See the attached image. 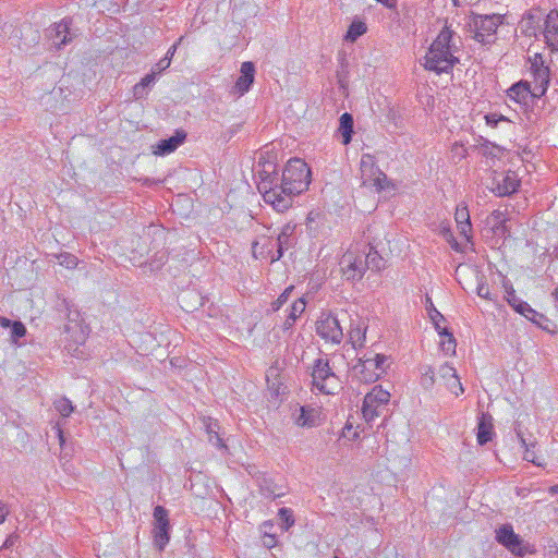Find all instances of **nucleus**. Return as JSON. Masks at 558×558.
I'll use <instances>...</instances> for the list:
<instances>
[{"label": "nucleus", "mask_w": 558, "mask_h": 558, "mask_svg": "<svg viewBox=\"0 0 558 558\" xmlns=\"http://www.w3.org/2000/svg\"><path fill=\"white\" fill-rule=\"evenodd\" d=\"M354 120L351 113L344 112L339 119L338 132L342 136V144L348 145L352 141Z\"/></svg>", "instance_id": "22"}, {"label": "nucleus", "mask_w": 558, "mask_h": 558, "mask_svg": "<svg viewBox=\"0 0 558 558\" xmlns=\"http://www.w3.org/2000/svg\"><path fill=\"white\" fill-rule=\"evenodd\" d=\"M294 238L278 235L276 240L277 252L271 255V262L279 260L282 257L283 252L294 244Z\"/></svg>", "instance_id": "27"}, {"label": "nucleus", "mask_w": 558, "mask_h": 558, "mask_svg": "<svg viewBox=\"0 0 558 558\" xmlns=\"http://www.w3.org/2000/svg\"><path fill=\"white\" fill-rule=\"evenodd\" d=\"M352 368L354 376L363 383H375L381 376V372H377L376 369V364H373L368 359H360L357 364Z\"/></svg>", "instance_id": "15"}, {"label": "nucleus", "mask_w": 558, "mask_h": 558, "mask_svg": "<svg viewBox=\"0 0 558 558\" xmlns=\"http://www.w3.org/2000/svg\"><path fill=\"white\" fill-rule=\"evenodd\" d=\"M314 410H307L304 407L301 408V414L296 418V423L300 426H313L314 425V418H313Z\"/></svg>", "instance_id": "36"}, {"label": "nucleus", "mask_w": 558, "mask_h": 558, "mask_svg": "<svg viewBox=\"0 0 558 558\" xmlns=\"http://www.w3.org/2000/svg\"><path fill=\"white\" fill-rule=\"evenodd\" d=\"M264 544L267 548H271L275 546L276 544V539H275V536L274 535H266L265 536V541H264Z\"/></svg>", "instance_id": "55"}, {"label": "nucleus", "mask_w": 558, "mask_h": 558, "mask_svg": "<svg viewBox=\"0 0 558 558\" xmlns=\"http://www.w3.org/2000/svg\"><path fill=\"white\" fill-rule=\"evenodd\" d=\"M316 332L326 341L340 343L343 331L337 317L331 314H323L316 322Z\"/></svg>", "instance_id": "10"}, {"label": "nucleus", "mask_w": 558, "mask_h": 558, "mask_svg": "<svg viewBox=\"0 0 558 558\" xmlns=\"http://www.w3.org/2000/svg\"><path fill=\"white\" fill-rule=\"evenodd\" d=\"M208 440L218 448H227L218 433L211 428V425L208 426Z\"/></svg>", "instance_id": "43"}, {"label": "nucleus", "mask_w": 558, "mask_h": 558, "mask_svg": "<svg viewBox=\"0 0 558 558\" xmlns=\"http://www.w3.org/2000/svg\"><path fill=\"white\" fill-rule=\"evenodd\" d=\"M71 23L72 19L65 17L48 28L47 36L58 49L72 41Z\"/></svg>", "instance_id": "12"}, {"label": "nucleus", "mask_w": 558, "mask_h": 558, "mask_svg": "<svg viewBox=\"0 0 558 558\" xmlns=\"http://www.w3.org/2000/svg\"><path fill=\"white\" fill-rule=\"evenodd\" d=\"M143 344L145 348L144 350L142 349V355H149L160 347V341L157 339L155 333L145 332L142 333V345Z\"/></svg>", "instance_id": "25"}, {"label": "nucleus", "mask_w": 558, "mask_h": 558, "mask_svg": "<svg viewBox=\"0 0 558 558\" xmlns=\"http://www.w3.org/2000/svg\"><path fill=\"white\" fill-rule=\"evenodd\" d=\"M368 360L371 362H373V364H376L377 372H381V374H384V372H385L384 364L387 361V356L386 355H384V354H376L375 357H373V359L369 357Z\"/></svg>", "instance_id": "50"}, {"label": "nucleus", "mask_w": 558, "mask_h": 558, "mask_svg": "<svg viewBox=\"0 0 558 558\" xmlns=\"http://www.w3.org/2000/svg\"><path fill=\"white\" fill-rule=\"evenodd\" d=\"M57 258L61 266H64L69 269H72L77 265V257L71 253H61L60 255L57 256Z\"/></svg>", "instance_id": "38"}, {"label": "nucleus", "mask_w": 558, "mask_h": 558, "mask_svg": "<svg viewBox=\"0 0 558 558\" xmlns=\"http://www.w3.org/2000/svg\"><path fill=\"white\" fill-rule=\"evenodd\" d=\"M514 430L517 434V437L519 438L521 446L525 448L524 459L526 461L534 462V452L530 450V447H534V442L527 441V439L524 437L520 424L515 423Z\"/></svg>", "instance_id": "30"}, {"label": "nucleus", "mask_w": 558, "mask_h": 558, "mask_svg": "<svg viewBox=\"0 0 558 558\" xmlns=\"http://www.w3.org/2000/svg\"><path fill=\"white\" fill-rule=\"evenodd\" d=\"M454 219L458 226V229L462 235H464L468 240L470 239V233L472 230V225L470 220V213L466 204L460 203L454 213Z\"/></svg>", "instance_id": "20"}, {"label": "nucleus", "mask_w": 558, "mask_h": 558, "mask_svg": "<svg viewBox=\"0 0 558 558\" xmlns=\"http://www.w3.org/2000/svg\"><path fill=\"white\" fill-rule=\"evenodd\" d=\"M486 124L496 128L500 121H508V119L502 114L497 113H488L485 116Z\"/></svg>", "instance_id": "46"}, {"label": "nucleus", "mask_w": 558, "mask_h": 558, "mask_svg": "<svg viewBox=\"0 0 558 558\" xmlns=\"http://www.w3.org/2000/svg\"><path fill=\"white\" fill-rule=\"evenodd\" d=\"M293 324H294V322H292V320L289 318V316H288V317H287V319H286V322H284V324H283V327H284V329H289V328H291V327L293 326Z\"/></svg>", "instance_id": "60"}, {"label": "nucleus", "mask_w": 558, "mask_h": 558, "mask_svg": "<svg viewBox=\"0 0 558 558\" xmlns=\"http://www.w3.org/2000/svg\"><path fill=\"white\" fill-rule=\"evenodd\" d=\"M175 45H173L167 52L166 57L161 58L156 65L163 72L170 66L171 58L175 51Z\"/></svg>", "instance_id": "42"}, {"label": "nucleus", "mask_w": 558, "mask_h": 558, "mask_svg": "<svg viewBox=\"0 0 558 558\" xmlns=\"http://www.w3.org/2000/svg\"><path fill=\"white\" fill-rule=\"evenodd\" d=\"M549 493L551 495H555V494H558V484L557 485H553L549 487Z\"/></svg>", "instance_id": "62"}, {"label": "nucleus", "mask_w": 558, "mask_h": 558, "mask_svg": "<svg viewBox=\"0 0 558 558\" xmlns=\"http://www.w3.org/2000/svg\"><path fill=\"white\" fill-rule=\"evenodd\" d=\"M9 514L8 506L0 500V524L3 523Z\"/></svg>", "instance_id": "53"}, {"label": "nucleus", "mask_w": 558, "mask_h": 558, "mask_svg": "<svg viewBox=\"0 0 558 558\" xmlns=\"http://www.w3.org/2000/svg\"><path fill=\"white\" fill-rule=\"evenodd\" d=\"M167 259V252L165 250L156 252V260L150 263L151 270L158 269Z\"/></svg>", "instance_id": "49"}, {"label": "nucleus", "mask_w": 558, "mask_h": 558, "mask_svg": "<svg viewBox=\"0 0 558 558\" xmlns=\"http://www.w3.org/2000/svg\"><path fill=\"white\" fill-rule=\"evenodd\" d=\"M350 341L355 348L356 345H362L365 340V330L362 331L361 328L352 329L349 332Z\"/></svg>", "instance_id": "41"}, {"label": "nucleus", "mask_w": 558, "mask_h": 558, "mask_svg": "<svg viewBox=\"0 0 558 558\" xmlns=\"http://www.w3.org/2000/svg\"><path fill=\"white\" fill-rule=\"evenodd\" d=\"M13 322L7 317L0 316V326L2 328H11Z\"/></svg>", "instance_id": "56"}, {"label": "nucleus", "mask_w": 558, "mask_h": 558, "mask_svg": "<svg viewBox=\"0 0 558 558\" xmlns=\"http://www.w3.org/2000/svg\"><path fill=\"white\" fill-rule=\"evenodd\" d=\"M15 541H16V536L14 535H10L3 543V545L1 546V549H7V548H10L12 547L14 544H15Z\"/></svg>", "instance_id": "54"}, {"label": "nucleus", "mask_w": 558, "mask_h": 558, "mask_svg": "<svg viewBox=\"0 0 558 558\" xmlns=\"http://www.w3.org/2000/svg\"><path fill=\"white\" fill-rule=\"evenodd\" d=\"M255 77V65L251 61L243 62L241 65V75L235 82V89L241 94H245L250 90L254 83Z\"/></svg>", "instance_id": "19"}, {"label": "nucleus", "mask_w": 558, "mask_h": 558, "mask_svg": "<svg viewBox=\"0 0 558 558\" xmlns=\"http://www.w3.org/2000/svg\"><path fill=\"white\" fill-rule=\"evenodd\" d=\"M26 331H27L26 327L22 322H20V320L13 322V324L11 326L12 342L17 343V340L20 338H23L26 335Z\"/></svg>", "instance_id": "35"}, {"label": "nucleus", "mask_w": 558, "mask_h": 558, "mask_svg": "<svg viewBox=\"0 0 558 558\" xmlns=\"http://www.w3.org/2000/svg\"><path fill=\"white\" fill-rule=\"evenodd\" d=\"M439 336L444 338L440 342L441 350L446 354H454L457 343L453 335L448 330V328L444 327L442 331H439Z\"/></svg>", "instance_id": "26"}, {"label": "nucleus", "mask_w": 558, "mask_h": 558, "mask_svg": "<svg viewBox=\"0 0 558 558\" xmlns=\"http://www.w3.org/2000/svg\"><path fill=\"white\" fill-rule=\"evenodd\" d=\"M153 525L171 526L169 512L162 506H156L153 512Z\"/></svg>", "instance_id": "29"}, {"label": "nucleus", "mask_w": 558, "mask_h": 558, "mask_svg": "<svg viewBox=\"0 0 558 558\" xmlns=\"http://www.w3.org/2000/svg\"><path fill=\"white\" fill-rule=\"evenodd\" d=\"M56 429H57V435H58V438H59L60 446L63 447V445L65 442L64 434H63L62 429L59 426H56Z\"/></svg>", "instance_id": "57"}, {"label": "nucleus", "mask_w": 558, "mask_h": 558, "mask_svg": "<svg viewBox=\"0 0 558 558\" xmlns=\"http://www.w3.org/2000/svg\"><path fill=\"white\" fill-rule=\"evenodd\" d=\"M520 186V179L513 171L494 177L492 192L499 197L510 196L515 193Z\"/></svg>", "instance_id": "11"}, {"label": "nucleus", "mask_w": 558, "mask_h": 558, "mask_svg": "<svg viewBox=\"0 0 558 558\" xmlns=\"http://www.w3.org/2000/svg\"><path fill=\"white\" fill-rule=\"evenodd\" d=\"M427 301L430 303L429 307H427L429 318L432 319L436 330L438 332L442 331L444 328L440 326V322H445V317L440 312H438L434 307L433 303L430 302V299H427Z\"/></svg>", "instance_id": "33"}, {"label": "nucleus", "mask_w": 558, "mask_h": 558, "mask_svg": "<svg viewBox=\"0 0 558 558\" xmlns=\"http://www.w3.org/2000/svg\"><path fill=\"white\" fill-rule=\"evenodd\" d=\"M504 16L500 14L492 15H475L473 19V26L475 28L474 39L482 44H489L493 37L502 23Z\"/></svg>", "instance_id": "8"}, {"label": "nucleus", "mask_w": 558, "mask_h": 558, "mask_svg": "<svg viewBox=\"0 0 558 558\" xmlns=\"http://www.w3.org/2000/svg\"><path fill=\"white\" fill-rule=\"evenodd\" d=\"M547 88L548 85H534L533 88L531 87L530 97L541 98L545 95Z\"/></svg>", "instance_id": "51"}, {"label": "nucleus", "mask_w": 558, "mask_h": 558, "mask_svg": "<svg viewBox=\"0 0 558 558\" xmlns=\"http://www.w3.org/2000/svg\"><path fill=\"white\" fill-rule=\"evenodd\" d=\"M360 253L363 255V263L367 264V269L379 271L384 268V258L373 246H368V252L364 250Z\"/></svg>", "instance_id": "23"}, {"label": "nucleus", "mask_w": 558, "mask_h": 558, "mask_svg": "<svg viewBox=\"0 0 558 558\" xmlns=\"http://www.w3.org/2000/svg\"><path fill=\"white\" fill-rule=\"evenodd\" d=\"M476 440L478 445L484 446L495 436L493 416L489 413L482 412L478 416L476 427Z\"/></svg>", "instance_id": "16"}, {"label": "nucleus", "mask_w": 558, "mask_h": 558, "mask_svg": "<svg viewBox=\"0 0 558 558\" xmlns=\"http://www.w3.org/2000/svg\"><path fill=\"white\" fill-rule=\"evenodd\" d=\"M367 31V27H366V24L362 21H354L352 22V24L349 26V29L347 32V35H345V39L348 41H355L360 36H362L363 34H365Z\"/></svg>", "instance_id": "28"}, {"label": "nucleus", "mask_w": 558, "mask_h": 558, "mask_svg": "<svg viewBox=\"0 0 558 558\" xmlns=\"http://www.w3.org/2000/svg\"><path fill=\"white\" fill-rule=\"evenodd\" d=\"M313 386L323 393L332 395L339 388V378L332 371L328 359L319 357L312 369Z\"/></svg>", "instance_id": "4"}, {"label": "nucleus", "mask_w": 558, "mask_h": 558, "mask_svg": "<svg viewBox=\"0 0 558 558\" xmlns=\"http://www.w3.org/2000/svg\"><path fill=\"white\" fill-rule=\"evenodd\" d=\"M493 217H494V219H495L496 221H498V222H501V223H504V222H505L504 214H502L501 211H499V210H494V211H493Z\"/></svg>", "instance_id": "58"}, {"label": "nucleus", "mask_w": 558, "mask_h": 558, "mask_svg": "<svg viewBox=\"0 0 558 558\" xmlns=\"http://www.w3.org/2000/svg\"><path fill=\"white\" fill-rule=\"evenodd\" d=\"M421 384L425 389H429L435 384V374L432 367L427 366L422 374Z\"/></svg>", "instance_id": "40"}, {"label": "nucleus", "mask_w": 558, "mask_h": 558, "mask_svg": "<svg viewBox=\"0 0 558 558\" xmlns=\"http://www.w3.org/2000/svg\"><path fill=\"white\" fill-rule=\"evenodd\" d=\"M509 97L514 99L518 102H525L530 97L531 93V84L525 81H520L519 83L513 84L509 88Z\"/></svg>", "instance_id": "24"}, {"label": "nucleus", "mask_w": 558, "mask_h": 558, "mask_svg": "<svg viewBox=\"0 0 558 558\" xmlns=\"http://www.w3.org/2000/svg\"><path fill=\"white\" fill-rule=\"evenodd\" d=\"M495 534V539L515 556L523 557L534 553L533 546L524 542L519 534L514 533L512 525L509 523L497 527Z\"/></svg>", "instance_id": "5"}, {"label": "nucleus", "mask_w": 558, "mask_h": 558, "mask_svg": "<svg viewBox=\"0 0 558 558\" xmlns=\"http://www.w3.org/2000/svg\"><path fill=\"white\" fill-rule=\"evenodd\" d=\"M257 167L259 175L257 187L265 203L270 204L278 213H283L290 208L289 198L280 196V179L277 172V165L271 160H264L263 155H260Z\"/></svg>", "instance_id": "1"}, {"label": "nucleus", "mask_w": 558, "mask_h": 558, "mask_svg": "<svg viewBox=\"0 0 558 558\" xmlns=\"http://www.w3.org/2000/svg\"><path fill=\"white\" fill-rule=\"evenodd\" d=\"M522 22H525L526 24H530L533 22V16L529 15L526 19H524Z\"/></svg>", "instance_id": "63"}, {"label": "nucleus", "mask_w": 558, "mask_h": 558, "mask_svg": "<svg viewBox=\"0 0 558 558\" xmlns=\"http://www.w3.org/2000/svg\"><path fill=\"white\" fill-rule=\"evenodd\" d=\"M390 399V393L381 387L376 386L373 388L371 392H368L364 397L362 413L363 417L367 423H371L375 420V417L381 414V409H384Z\"/></svg>", "instance_id": "6"}, {"label": "nucleus", "mask_w": 558, "mask_h": 558, "mask_svg": "<svg viewBox=\"0 0 558 558\" xmlns=\"http://www.w3.org/2000/svg\"><path fill=\"white\" fill-rule=\"evenodd\" d=\"M476 293L480 298L482 299H486V300H490L493 301L494 299L492 298V293H490V290H489V287L487 283L485 282H480L477 284V288H476Z\"/></svg>", "instance_id": "47"}, {"label": "nucleus", "mask_w": 558, "mask_h": 558, "mask_svg": "<svg viewBox=\"0 0 558 558\" xmlns=\"http://www.w3.org/2000/svg\"><path fill=\"white\" fill-rule=\"evenodd\" d=\"M278 519L283 531H288L294 524L293 511L290 508H280Z\"/></svg>", "instance_id": "31"}, {"label": "nucleus", "mask_w": 558, "mask_h": 558, "mask_svg": "<svg viewBox=\"0 0 558 558\" xmlns=\"http://www.w3.org/2000/svg\"><path fill=\"white\" fill-rule=\"evenodd\" d=\"M340 267L343 277L348 281L361 280L367 270V264L363 263V255L353 250H349L343 254Z\"/></svg>", "instance_id": "7"}, {"label": "nucleus", "mask_w": 558, "mask_h": 558, "mask_svg": "<svg viewBox=\"0 0 558 558\" xmlns=\"http://www.w3.org/2000/svg\"><path fill=\"white\" fill-rule=\"evenodd\" d=\"M451 153L453 158H458V160H461L465 158L468 150L463 144L456 142L451 147Z\"/></svg>", "instance_id": "44"}, {"label": "nucleus", "mask_w": 558, "mask_h": 558, "mask_svg": "<svg viewBox=\"0 0 558 558\" xmlns=\"http://www.w3.org/2000/svg\"><path fill=\"white\" fill-rule=\"evenodd\" d=\"M150 72H155L158 76L162 73L156 64L151 66Z\"/></svg>", "instance_id": "61"}, {"label": "nucleus", "mask_w": 558, "mask_h": 558, "mask_svg": "<svg viewBox=\"0 0 558 558\" xmlns=\"http://www.w3.org/2000/svg\"><path fill=\"white\" fill-rule=\"evenodd\" d=\"M551 295H553V296L555 298V300L558 302V288H556V289L553 291Z\"/></svg>", "instance_id": "64"}, {"label": "nucleus", "mask_w": 558, "mask_h": 558, "mask_svg": "<svg viewBox=\"0 0 558 558\" xmlns=\"http://www.w3.org/2000/svg\"><path fill=\"white\" fill-rule=\"evenodd\" d=\"M532 74L534 85H549V69H538Z\"/></svg>", "instance_id": "39"}, {"label": "nucleus", "mask_w": 558, "mask_h": 558, "mask_svg": "<svg viewBox=\"0 0 558 558\" xmlns=\"http://www.w3.org/2000/svg\"><path fill=\"white\" fill-rule=\"evenodd\" d=\"M305 300L303 298H300L295 300L290 308L289 318L292 322H295V319L305 311Z\"/></svg>", "instance_id": "34"}, {"label": "nucleus", "mask_w": 558, "mask_h": 558, "mask_svg": "<svg viewBox=\"0 0 558 558\" xmlns=\"http://www.w3.org/2000/svg\"><path fill=\"white\" fill-rule=\"evenodd\" d=\"M361 171L363 175L375 177L374 185L378 190L385 189L384 182L387 181V175L376 166L374 157L369 154H364L361 158Z\"/></svg>", "instance_id": "13"}, {"label": "nucleus", "mask_w": 558, "mask_h": 558, "mask_svg": "<svg viewBox=\"0 0 558 558\" xmlns=\"http://www.w3.org/2000/svg\"><path fill=\"white\" fill-rule=\"evenodd\" d=\"M54 409L63 416L68 417L74 411L72 402L66 398H60L54 401Z\"/></svg>", "instance_id": "32"}, {"label": "nucleus", "mask_w": 558, "mask_h": 558, "mask_svg": "<svg viewBox=\"0 0 558 558\" xmlns=\"http://www.w3.org/2000/svg\"><path fill=\"white\" fill-rule=\"evenodd\" d=\"M544 37L546 44L553 49L558 50V11L551 10L545 20Z\"/></svg>", "instance_id": "17"}, {"label": "nucleus", "mask_w": 558, "mask_h": 558, "mask_svg": "<svg viewBox=\"0 0 558 558\" xmlns=\"http://www.w3.org/2000/svg\"><path fill=\"white\" fill-rule=\"evenodd\" d=\"M157 77L158 75L155 72H149L142 77V90L150 88L155 84Z\"/></svg>", "instance_id": "48"}, {"label": "nucleus", "mask_w": 558, "mask_h": 558, "mask_svg": "<svg viewBox=\"0 0 558 558\" xmlns=\"http://www.w3.org/2000/svg\"><path fill=\"white\" fill-rule=\"evenodd\" d=\"M294 230H295V227L288 223L282 227V229L278 235L294 238L293 236Z\"/></svg>", "instance_id": "52"}, {"label": "nucleus", "mask_w": 558, "mask_h": 558, "mask_svg": "<svg viewBox=\"0 0 558 558\" xmlns=\"http://www.w3.org/2000/svg\"><path fill=\"white\" fill-rule=\"evenodd\" d=\"M530 62L532 73H534L535 70L538 69H549L548 66L544 65V59L539 53H535L532 58H530Z\"/></svg>", "instance_id": "45"}, {"label": "nucleus", "mask_w": 558, "mask_h": 558, "mask_svg": "<svg viewBox=\"0 0 558 558\" xmlns=\"http://www.w3.org/2000/svg\"><path fill=\"white\" fill-rule=\"evenodd\" d=\"M311 183V170L305 161L299 158L290 159L280 178V196L289 198L292 206L293 196L307 190Z\"/></svg>", "instance_id": "3"}, {"label": "nucleus", "mask_w": 558, "mask_h": 558, "mask_svg": "<svg viewBox=\"0 0 558 558\" xmlns=\"http://www.w3.org/2000/svg\"><path fill=\"white\" fill-rule=\"evenodd\" d=\"M294 287L290 286L288 287L280 295L279 298L271 303V311L277 312L281 308V306L288 302Z\"/></svg>", "instance_id": "37"}, {"label": "nucleus", "mask_w": 558, "mask_h": 558, "mask_svg": "<svg viewBox=\"0 0 558 558\" xmlns=\"http://www.w3.org/2000/svg\"><path fill=\"white\" fill-rule=\"evenodd\" d=\"M452 32L445 27L430 45L425 56L424 66L437 74L449 73L459 59L451 52L450 41Z\"/></svg>", "instance_id": "2"}, {"label": "nucleus", "mask_w": 558, "mask_h": 558, "mask_svg": "<svg viewBox=\"0 0 558 558\" xmlns=\"http://www.w3.org/2000/svg\"><path fill=\"white\" fill-rule=\"evenodd\" d=\"M439 376L446 380V387L456 396L461 395L464 389L460 381L457 371L449 364H444L438 371Z\"/></svg>", "instance_id": "18"}, {"label": "nucleus", "mask_w": 558, "mask_h": 558, "mask_svg": "<svg viewBox=\"0 0 558 558\" xmlns=\"http://www.w3.org/2000/svg\"><path fill=\"white\" fill-rule=\"evenodd\" d=\"M508 304L519 314H521L522 316H524L526 319H529L530 322H532L533 324L537 325L538 327L541 328H544L545 327L543 326V322H546L548 320L547 317L542 314V313H538L537 311H535L534 308L531 307V305L521 300L520 298H518L515 295V291L512 287H510L508 290H507V298H506Z\"/></svg>", "instance_id": "9"}, {"label": "nucleus", "mask_w": 558, "mask_h": 558, "mask_svg": "<svg viewBox=\"0 0 558 558\" xmlns=\"http://www.w3.org/2000/svg\"><path fill=\"white\" fill-rule=\"evenodd\" d=\"M158 182L150 180V179H142V186H151L154 184H157Z\"/></svg>", "instance_id": "59"}, {"label": "nucleus", "mask_w": 558, "mask_h": 558, "mask_svg": "<svg viewBox=\"0 0 558 558\" xmlns=\"http://www.w3.org/2000/svg\"><path fill=\"white\" fill-rule=\"evenodd\" d=\"M171 526L153 525L151 539L153 545L158 551H162L170 541Z\"/></svg>", "instance_id": "21"}, {"label": "nucleus", "mask_w": 558, "mask_h": 558, "mask_svg": "<svg viewBox=\"0 0 558 558\" xmlns=\"http://www.w3.org/2000/svg\"><path fill=\"white\" fill-rule=\"evenodd\" d=\"M186 132L184 130H177L174 135L169 138L160 140L154 147L153 154L165 156L173 153L186 140Z\"/></svg>", "instance_id": "14"}]
</instances>
